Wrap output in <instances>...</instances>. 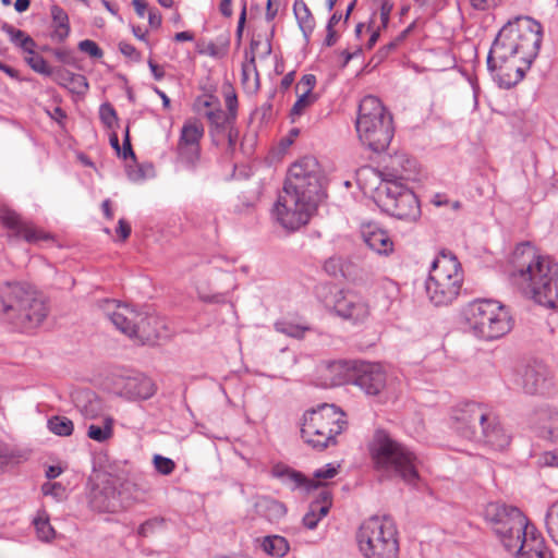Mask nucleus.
Returning <instances> with one entry per match:
<instances>
[{"label": "nucleus", "instance_id": "nucleus-56", "mask_svg": "<svg viewBox=\"0 0 558 558\" xmlns=\"http://www.w3.org/2000/svg\"><path fill=\"white\" fill-rule=\"evenodd\" d=\"M320 520L317 517V512L313 509L312 504L310 505L308 511L303 517V524L310 530H314Z\"/></svg>", "mask_w": 558, "mask_h": 558}, {"label": "nucleus", "instance_id": "nucleus-59", "mask_svg": "<svg viewBox=\"0 0 558 558\" xmlns=\"http://www.w3.org/2000/svg\"><path fill=\"white\" fill-rule=\"evenodd\" d=\"M293 142L292 141H289V142H280V145L278 146V153H275V150H270V154L268 156V160L270 163L272 162H276L278 160H280L281 156L283 154H286V151L288 150L289 146L292 144Z\"/></svg>", "mask_w": 558, "mask_h": 558}, {"label": "nucleus", "instance_id": "nucleus-53", "mask_svg": "<svg viewBox=\"0 0 558 558\" xmlns=\"http://www.w3.org/2000/svg\"><path fill=\"white\" fill-rule=\"evenodd\" d=\"M379 2V11H380V28L385 29L388 26L390 13L392 11L393 4L388 0H377Z\"/></svg>", "mask_w": 558, "mask_h": 558}, {"label": "nucleus", "instance_id": "nucleus-4", "mask_svg": "<svg viewBox=\"0 0 558 558\" xmlns=\"http://www.w3.org/2000/svg\"><path fill=\"white\" fill-rule=\"evenodd\" d=\"M367 449L374 470L383 477H400L408 484L418 480L416 454L386 430L376 429Z\"/></svg>", "mask_w": 558, "mask_h": 558}, {"label": "nucleus", "instance_id": "nucleus-64", "mask_svg": "<svg viewBox=\"0 0 558 558\" xmlns=\"http://www.w3.org/2000/svg\"><path fill=\"white\" fill-rule=\"evenodd\" d=\"M313 509L317 512V517L322 520L329 512L331 506L327 502V505H322L319 500H315L312 502Z\"/></svg>", "mask_w": 558, "mask_h": 558}, {"label": "nucleus", "instance_id": "nucleus-54", "mask_svg": "<svg viewBox=\"0 0 558 558\" xmlns=\"http://www.w3.org/2000/svg\"><path fill=\"white\" fill-rule=\"evenodd\" d=\"M198 52L214 58H221L222 56H225L226 49L219 48L216 44L210 41L206 44L204 47L199 48Z\"/></svg>", "mask_w": 558, "mask_h": 558}, {"label": "nucleus", "instance_id": "nucleus-37", "mask_svg": "<svg viewBox=\"0 0 558 558\" xmlns=\"http://www.w3.org/2000/svg\"><path fill=\"white\" fill-rule=\"evenodd\" d=\"M262 547L267 555L278 558L286 556L290 549L288 541L279 535L266 536Z\"/></svg>", "mask_w": 558, "mask_h": 558}, {"label": "nucleus", "instance_id": "nucleus-32", "mask_svg": "<svg viewBox=\"0 0 558 558\" xmlns=\"http://www.w3.org/2000/svg\"><path fill=\"white\" fill-rule=\"evenodd\" d=\"M259 46V40L252 39L250 50L245 52L246 61L242 64V82L246 84L251 75H254V89L259 87V74L255 63V52Z\"/></svg>", "mask_w": 558, "mask_h": 558}, {"label": "nucleus", "instance_id": "nucleus-24", "mask_svg": "<svg viewBox=\"0 0 558 558\" xmlns=\"http://www.w3.org/2000/svg\"><path fill=\"white\" fill-rule=\"evenodd\" d=\"M357 361H326L319 365V373L326 386L352 384Z\"/></svg>", "mask_w": 558, "mask_h": 558}, {"label": "nucleus", "instance_id": "nucleus-22", "mask_svg": "<svg viewBox=\"0 0 558 558\" xmlns=\"http://www.w3.org/2000/svg\"><path fill=\"white\" fill-rule=\"evenodd\" d=\"M517 384L527 395H543L547 392L553 380L550 372L543 363H533L526 365L520 373L517 379Z\"/></svg>", "mask_w": 558, "mask_h": 558}, {"label": "nucleus", "instance_id": "nucleus-28", "mask_svg": "<svg viewBox=\"0 0 558 558\" xmlns=\"http://www.w3.org/2000/svg\"><path fill=\"white\" fill-rule=\"evenodd\" d=\"M356 131L359 133L360 138H362L363 136H374L376 137V140H392L395 136L392 116L389 113L381 116L376 120L372 119V123L367 129L360 128V121H356Z\"/></svg>", "mask_w": 558, "mask_h": 558}, {"label": "nucleus", "instance_id": "nucleus-38", "mask_svg": "<svg viewBox=\"0 0 558 558\" xmlns=\"http://www.w3.org/2000/svg\"><path fill=\"white\" fill-rule=\"evenodd\" d=\"M114 421L111 416H106L101 424H90L87 428V436L98 442H105L113 435Z\"/></svg>", "mask_w": 558, "mask_h": 558}, {"label": "nucleus", "instance_id": "nucleus-42", "mask_svg": "<svg viewBox=\"0 0 558 558\" xmlns=\"http://www.w3.org/2000/svg\"><path fill=\"white\" fill-rule=\"evenodd\" d=\"M545 526L549 537L558 545V499L547 509Z\"/></svg>", "mask_w": 558, "mask_h": 558}, {"label": "nucleus", "instance_id": "nucleus-46", "mask_svg": "<svg viewBox=\"0 0 558 558\" xmlns=\"http://www.w3.org/2000/svg\"><path fill=\"white\" fill-rule=\"evenodd\" d=\"M27 64L37 73L43 75L52 76L54 70L51 69L47 61L38 53H35V49H33V53H29V57L26 58Z\"/></svg>", "mask_w": 558, "mask_h": 558}, {"label": "nucleus", "instance_id": "nucleus-13", "mask_svg": "<svg viewBox=\"0 0 558 558\" xmlns=\"http://www.w3.org/2000/svg\"><path fill=\"white\" fill-rule=\"evenodd\" d=\"M137 486L120 476H108L93 487L89 494V506L98 512H117L137 500Z\"/></svg>", "mask_w": 558, "mask_h": 558}, {"label": "nucleus", "instance_id": "nucleus-33", "mask_svg": "<svg viewBox=\"0 0 558 558\" xmlns=\"http://www.w3.org/2000/svg\"><path fill=\"white\" fill-rule=\"evenodd\" d=\"M50 14L54 26L52 38L58 41H63L70 34L69 16L66 12L57 4L50 8Z\"/></svg>", "mask_w": 558, "mask_h": 558}, {"label": "nucleus", "instance_id": "nucleus-1", "mask_svg": "<svg viewBox=\"0 0 558 558\" xmlns=\"http://www.w3.org/2000/svg\"><path fill=\"white\" fill-rule=\"evenodd\" d=\"M327 179L314 156H303L289 167L282 192L271 215L283 229L294 232L306 226L327 197Z\"/></svg>", "mask_w": 558, "mask_h": 558}, {"label": "nucleus", "instance_id": "nucleus-21", "mask_svg": "<svg viewBox=\"0 0 558 558\" xmlns=\"http://www.w3.org/2000/svg\"><path fill=\"white\" fill-rule=\"evenodd\" d=\"M386 373L377 363L356 362L352 384L367 396H377L386 387Z\"/></svg>", "mask_w": 558, "mask_h": 558}, {"label": "nucleus", "instance_id": "nucleus-7", "mask_svg": "<svg viewBox=\"0 0 558 558\" xmlns=\"http://www.w3.org/2000/svg\"><path fill=\"white\" fill-rule=\"evenodd\" d=\"M345 414L335 404L323 403L305 412L301 436L314 449L324 450L336 444V436L347 426Z\"/></svg>", "mask_w": 558, "mask_h": 558}, {"label": "nucleus", "instance_id": "nucleus-52", "mask_svg": "<svg viewBox=\"0 0 558 558\" xmlns=\"http://www.w3.org/2000/svg\"><path fill=\"white\" fill-rule=\"evenodd\" d=\"M44 495L53 496L57 500H61L64 497L65 488L60 483L47 482L41 486Z\"/></svg>", "mask_w": 558, "mask_h": 558}, {"label": "nucleus", "instance_id": "nucleus-26", "mask_svg": "<svg viewBox=\"0 0 558 558\" xmlns=\"http://www.w3.org/2000/svg\"><path fill=\"white\" fill-rule=\"evenodd\" d=\"M0 221L11 231L12 236L23 238L29 243L44 239L43 233L31 222L24 220L19 214L9 208L0 209Z\"/></svg>", "mask_w": 558, "mask_h": 558}, {"label": "nucleus", "instance_id": "nucleus-11", "mask_svg": "<svg viewBox=\"0 0 558 558\" xmlns=\"http://www.w3.org/2000/svg\"><path fill=\"white\" fill-rule=\"evenodd\" d=\"M483 518L505 549L511 546L517 536L524 535L531 524L518 507L502 501L488 502L483 510Z\"/></svg>", "mask_w": 558, "mask_h": 558}, {"label": "nucleus", "instance_id": "nucleus-23", "mask_svg": "<svg viewBox=\"0 0 558 558\" xmlns=\"http://www.w3.org/2000/svg\"><path fill=\"white\" fill-rule=\"evenodd\" d=\"M118 395L128 400H147L157 390L155 383L142 373L120 377L116 381Z\"/></svg>", "mask_w": 558, "mask_h": 558}, {"label": "nucleus", "instance_id": "nucleus-62", "mask_svg": "<svg viewBox=\"0 0 558 558\" xmlns=\"http://www.w3.org/2000/svg\"><path fill=\"white\" fill-rule=\"evenodd\" d=\"M160 522L158 520H148L140 525L138 527V534L142 536H148L154 527L158 525Z\"/></svg>", "mask_w": 558, "mask_h": 558}, {"label": "nucleus", "instance_id": "nucleus-63", "mask_svg": "<svg viewBox=\"0 0 558 558\" xmlns=\"http://www.w3.org/2000/svg\"><path fill=\"white\" fill-rule=\"evenodd\" d=\"M280 2L268 0L267 1V8H266V20L272 21L279 10Z\"/></svg>", "mask_w": 558, "mask_h": 558}, {"label": "nucleus", "instance_id": "nucleus-27", "mask_svg": "<svg viewBox=\"0 0 558 558\" xmlns=\"http://www.w3.org/2000/svg\"><path fill=\"white\" fill-rule=\"evenodd\" d=\"M110 144L119 156L125 160L130 159L125 167L131 181L138 182L153 175L154 167L150 163H137L132 142H110Z\"/></svg>", "mask_w": 558, "mask_h": 558}, {"label": "nucleus", "instance_id": "nucleus-31", "mask_svg": "<svg viewBox=\"0 0 558 558\" xmlns=\"http://www.w3.org/2000/svg\"><path fill=\"white\" fill-rule=\"evenodd\" d=\"M52 77L58 85L66 88L73 94L84 95L88 90L87 78L82 74H76L66 69L58 68L54 70Z\"/></svg>", "mask_w": 558, "mask_h": 558}, {"label": "nucleus", "instance_id": "nucleus-20", "mask_svg": "<svg viewBox=\"0 0 558 558\" xmlns=\"http://www.w3.org/2000/svg\"><path fill=\"white\" fill-rule=\"evenodd\" d=\"M333 310L338 316L355 323L365 320L369 315L368 303L350 290H340L335 294Z\"/></svg>", "mask_w": 558, "mask_h": 558}, {"label": "nucleus", "instance_id": "nucleus-41", "mask_svg": "<svg viewBox=\"0 0 558 558\" xmlns=\"http://www.w3.org/2000/svg\"><path fill=\"white\" fill-rule=\"evenodd\" d=\"M48 428L51 433L58 436H70L73 433V422L66 416L54 415L48 420Z\"/></svg>", "mask_w": 558, "mask_h": 558}, {"label": "nucleus", "instance_id": "nucleus-15", "mask_svg": "<svg viewBox=\"0 0 558 558\" xmlns=\"http://www.w3.org/2000/svg\"><path fill=\"white\" fill-rule=\"evenodd\" d=\"M105 311L117 329L128 337L144 343L153 336L148 327L155 322V317L138 313L129 305L117 303L114 300L106 301Z\"/></svg>", "mask_w": 558, "mask_h": 558}, {"label": "nucleus", "instance_id": "nucleus-47", "mask_svg": "<svg viewBox=\"0 0 558 558\" xmlns=\"http://www.w3.org/2000/svg\"><path fill=\"white\" fill-rule=\"evenodd\" d=\"M153 464L156 471L161 475H170L175 469L174 461L161 454L154 456Z\"/></svg>", "mask_w": 558, "mask_h": 558}, {"label": "nucleus", "instance_id": "nucleus-55", "mask_svg": "<svg viewBox=\"0 0 558 558\" xmlns=\"http://www.w3.org/2000/svg\"><path fill=\"white\" fill-rule=\"evenodd\" d=\"M316 85V77L314 74H305L302 76L301 81L298 83L296 88L303 87L304 94L313 95L312 90Z\"/></svg>", "mask_w": 558, "mask_h": 558}, {"label": "nucleus", "instance_id": "nucleus-44", "mask_svg": "<svg viewBox=\"0 0 558 558\" xmlns=\"http://www.w3.org/2000/svg\"><path fill=\"white\" fill-rule=\"evenodd\" d=\"M99 114L102 123L111 130L108 134V140H118V134L112 130L117 123V114L112 105L108 102L102 104L99 108Z\"/></svg>", "mask_w": 558, "mask_h": 558}, {"label": "nucleus", "instance_id": "nucleus-10", "mask_svg": "<svg viewBox=\"0 0 558 558\" xmlns=\"http://www.w3.org/2000/svg\"><path fill=\"white\" fill-rule=\"evenodd\" d=\"M518 38L512 22H509L499 31L487 56L488 70L490 72L499 71L497 74L499 85L505 88L514 86L524 75L521 68L517 65H504L511 58L519 59Z\"/></svg>", "mask_w": 558, "mask_h": 558}, {"label": "nucleus", "instance_id": "nucleus-45", "mask_svg": "<svg viewBox=\"0 0 558 558\" xmlns=\"http://www.w3.org/2000/svg\"><path fill=\"white\" fill-rule=\"evenodd\" d=\"M204 135V126L198 120H189L182 126L180 140H201Z\"/></svg>", "mask_w": 558, "mask_h": 558}, {"label": "nucleus", "instance_id": "nucleus-19", "mask_svg": "<svg viewBox=\"0 0 558 558\" xmlns=\"http://www.w3.org/2000/svg\"><path fill=\"white\" fill-rule=\"evenodd\" d=\"M535 424L541 437L558 444V410L549 405L542 407L535 412ZM542 462L548 466L558 468V449L547 451Z\"/></svg>", "mask_w": 558, "mask_h": 558}, {"label": "nucleus", "instance_id": "nucleus-8", "mask_svg": "<svg viewBox=\"0 0 558 558\" xmlns=\"http://www.w3.org/2000/svg\"><path fill=\"white\" fill-rule=\"evenodd\" d=\"M356 541L365 558H398V530L388 515L365 520L356 533Z\"/></svg>", "mask_w": 558, "mask_h": 558}, {"label": "nucleus", "instance_id": "nucleus-12", "mask_svg": "<svg viewBox=\"0 0 558 558\" xmlns=\"http://www.w3.org/2000/svg\"><path fill=\"white\" fill-rule=\"evenodd\" d=\"M375 202L386 214L401 220L421 217L420 202L412 190L398 180H387L376 189Z\"/></svg>", "mask_w": 558, "mask_h": 558}, {"label": "nucleus", "instance_id": "nucleus-2", "mask_svg": "<svg viewBox=\"0 0 558 558\" xmlns=\"http://www.w3.org/2000/svg\"><path fill=\"white\" fill-rule=\"evenodd\" d=\"M511 263L513 284L537 304L558 308V263L537 255L529 242L515 246Z\"/></svg>", "mask_w": 558, "mask_h": 558}, {"label": "nucleus", "instance_id": "nucleus-60", "mask_svg": "<svg viewBox=\"0 0 558 558\" xmlns=\"http://www.w3.org/2000/svg\"><path fill=\"white\" fill-rule=\"evenodd\" d=\"M471 5L481 11L489 10L498 5L500 0H470Z\"/></svg>", "mask_w": 558, "mask_h": 558}, {"label": "nucleus", "instance_id": "nucleus-36", "mask_svg": "<svg viewBox=\"0 0 558 558\" xmlns=\"http://www.w3.org/2000/svg\"><path fill=\"white\" fill-rule=\"evenodd\" d=\"M259 512L270 522H278L287 513L286 506L271 498H263L257 504Z\"/></svg>", "mask_w": 558, "mask_h": 558}, {"label": "nucleus", "instance_id": "nucleus-5", "mask_svg": "<svg viewBox=\"0 0 558 558\" xmlns=\"http://www.w3.org/2000/svg\"><path fill=\"white\" fill-rule=\"evenodd\" d=\"M0 303L5 319L23 331L38 327L48 315L44 296L24 283L5 282L0 288Z\"/></svg>", "mask_w": 558, "mask_h": 558}, {"label": "nucleus", "instance_id": "nucleus-49", "mask_svg": "<svg viewBox=\"0 0 558 558\" xmlns=\"http://www.w3.org/2000/svg\"><path fill=\"white\" fill-rule=\"evenodd\" d=\"M315 100V95L302 93L291 108V116H301L307 107L314 104Z\"/></svg>", "mask_w": 558, "mask_h": 558}, {"label": "nucleus", "instance_id": "nucleus-40", "mask_svg": "<svg viewBox=\"0 0 558 558\" xmlns=\"http://www.w3.org/2000/svg\"><path fill=\"white\" fill-rule=\"evenodd\" d=\"M37 537L43 542H50L56 536V531L50 524V519L45 510L38 511L33 520Z\"/></svg>", "mask_w": 558, "mask_h": 558}, {"label": "nucleus", "instance_id": "nucleus-6", "mask_svg": "<svg viewBox=\"0 0 558 558\" xmlns=\"http://www.w3.org/2000/svg\"><path fill=\"white\" fill-rule=\"evenodd\" d=\"M463 271L458 258L449 251H441L432 264L425 291L435 306L451 304L459 295Z\"/></svg>", "mask_w": 558, "mask_h": 558}, {"label": "nucleus", "instance_id": "nucleus-18", "mask_svg": "<svg viewBox=\"0 0 558 558\" xmlns=\"http://www.w3.org/2000/svg\"><path fill=\"white\" fill-rule=\"evenodd\" d=\"M203 114L209 122L210 134L221 140H236L238 131L234 129L235 112L229 106V111L220 108L219 104L204 102Z\"/></svg>", "mask_w": 558, "mask_h": 558}, {"label": "nucleus", "instance_id": "nucleus-51", "mask_svg": "<svg viewBox=\"0 0 558 558\" xmlns=\"http://www.w3.org/2000/svg\"><path fill=\"white\" fill-rule=\"evenodd\" d=\"M409 31V28L404 29L397 38H395L386 46L381 47L377 52V57L379 58V60L385 59L391 51H393L400 45V43L404 40Z\"/></svg>", "mask_w": 558, "mask_h": 558}, {"label": "nucleus", "instance_id": "nucleus-29", "mask_svg": "<svg viewBox=\"0 0 558 558\" xmlns=\"http://www.w3.org/2000/svg\"><path fill=\"white\" fill-rule=\"evenodd\" d=\"M389 113L390 112L387 111L379 98L373 95H368L365 96L360 102L356 121H360V128L367 129L372 123V119L376 120L381 116Z\"/></svg>", "mask_w": 558, "mask_h": 558}, {"label": "nucleus", "instance_id": "nucleus-30", "mask_svg": "<svg viewBox=\"0 0 558 558\" xmlns=\"http://www.w3.org/2000/svg\"><path fill=\"white\" fill-rule=\"evenodd\" d=\"M338 474V466L329 463L324 468L318 469L314 472V480H307L300 472L287 471L286 475L290 482L294 484V487L306 486L307 489L316 488L319 486V482L323 480L332 478Z\"/></svg>", "mask_w": 558, "mask_h": 558}, {"label": "nucleus", "instance_id": "nucleus-34", "mask_svg": "<svg viewBox=\"0 0 558 558\" xmlns=\"http://www.w3.org/2000/svg\"><path fill=\"white\" fill-rule=\"evenodd\" d=\"M1 31L9 36L10 41L13 45L21 48L23 51L27 53H33V49H35L36 43L25 32L15 28L13 25L9 23H3L1 26Z\"/></svg>", "mask_w": 558, "mask_h": 558}, {"label": "nucleus", "instance_id": "nucleus-3", "mask_svg": "<svg viewBox=\"0 0 558 558\" xmlns=\"http://www.w3.org/2000/svg\"><path fill=\"white\" fill-rule=\"evenodd\" d=\"M451 418L456 432L465 439L484 444L494 450H504L510 444V435L484 404H460L453 409Z\"/></svg>", "mask_w": 558, "mask_h": 558}, {"label": "nucleus", "instance_id": "nucleus-35", "mask_svg": "<svg viewBox=\"0 0 558 558\" xmlns=\"http://www.w3.org/2000/svg\"><path fill=\"white\" fill-rule=\"evenodd\" d=\"M293 12L302 33L305 37H308L315 26V21L311 10L303 0H295L293 4Z\"/></svg>", "mask_w": 558, "mask_h": 558}, {"label": "nucleus", "instance_id": "nucleus-25", "mask_svg": "<svg viewBox=\"0 0 558 558\" xmlns=\"http://www.w3.org/2000/svg\"><path fill=\"white\" fill-rule=\"evenodd\" d=\"M363 242L378 255L389 256L395 251V243L389 233L374 222H364L360 227Z\"/></svg>", "mask_w": 558, "mask_h": 558}, {"label": "nucleus", "instance_id": "nucleus-39", "mask_svg": "<svg viewBox=\"0 0 558 558\" xmlns=\"http://www.w3.org/2000/svg\"><path fill=\"white\" fill-rule=\"evenodd\" d=\"M199 142H179L178 160L184 166H193L199 158Z\"/></svg>", "mask_w": 558, "mask_h": 558}, {"label": "nucleus", "instance_id": "nucleus-43", "mask_svg": "<svg viewBox=\"0 0 558 558\" xmlns=\"http://www.w3.org/2000/svg\"><path fill=\"white\" fill-rule=\"evenodd\" d=\"M275 329L283 335L300 339L310 330V327L288 320H279L275 323Z\"/></svg>", "mask_w": 558, "mask_h": 558}, {"label": "nucleus", "instance_id": "nucleus-48", "mask_svg": "<svg viewBox=\"0 0 558 558\" xmlns=\"http://www.w3.org/2000/svg\"><path fill=\"white\" fill-rule=\"evenodd\" d=\"M256 196L242 195L238 197V203L233 205V211L236 214H250L253 211L256 203Z\"/></svg>", "mask_w": 558, "mask_h": 558}, {"label": "nucleus", "instance_id": "nucleus-57", "mask_svg": "<svg viewBox=\"0 0 558 558\" xmlns=\"http://www.w3.org/2000/svg\"><path fill=\"white\" fill-rule=\"evenodd\" d=\"M223 144H226V153L227 154H230L231 156H233L234 154L238 153V149L239 150H244L245 149V143L248 144V148L252 149L253 148V142H233V141H230V142H222Z\"/></svg>", "mask_w": 558, "mask_h": 558}, {"label": "nucleus", "instance_id": "nucleus-9", "mask_svg": "<svg viewBox=\"0 0 558 558\" xmlns=\"http://www.w3.org/2000/svg\"><path fill=\"white\" fill-rule=\"evenodd\" d=\"M465 319L472 333L482 340L492 341L512 329V318L507 308L497 301L478 300L469 304Z\"/></svg>", "mask_w": 558, "mask_h": 558}, {"label": "nucleus", "instance_id": "nucleus-58", "mask_svg": "<svg viewBox=\"0 0 558 558\" xmlns=\"http://www.w3.org/2000/svg\"><path fill=\"white\" fill-rule=\"evenodd\" d=\"M119 50L122 54H124L125 57H129L133 60L140 59V52L136 50V48L133 45H131L129 43L121 41L119 44Z\"/></svg>", "mask_w": 558, "mask_h": 558}, {"label": "nucleus", "instance_id": "nucleus-50", "mask_svg": "<svg viewBox=\"0 0 558 558\" xmlns=\"http://www.w3.org/2000/svg\"><path fill=\"white\" fill-rule=\"evenodd\" d=\"M78 49L95 59H100L104 56V51L100 49V47L90 39H84L80 41Z\"/></svg>", "mask_w": 558, "mask_h": 558}, {"label": "nucleus", "instance_id": "nucleus-14", "mask_svg": "<svg viewBox=\"0 0 558 558\" xmlns=\"http://www.w3.org/2000/svg\"><path fill=\"white\" fill-rule=\"evenodd\" d=\"M372 155L369 158L390 171L392 175L404 180H417L418 161L401 150L392 142H363Z\"/></svg>", "mask_w": 558, "mask_h": 558}, {"label": "nucleus", "instance_id": "nucleus-61", "mask_svg": "<svg viewBox=\"0 0 558 558\" xmlns=\"http://www.w3.org/2000/svg\"><path fill=\"white\" fill-rule=\"evenodd\" d=\"M117 233L120 235L121 241H125L131 234L130 223L124 219H120L118 222Z\"/></svg>", "mask_w": 558, "mask_h": 558}, {"label": "nucleus", "instance_id": "nucleus-16", "mask_svg": "<svg viewBox=\"0 0 558 558\" xmlns=\"http://www.w3.org/2000/svg\"><path fill=\"white\" fill-rule=\"evenodd\" d=\"M518 35L519 60L531 63L537 56L542 43V26L531 17L518 19L512 22Z\"/></svg>", "mask_w": 558, "mask_h": 558}, {"label": "nucleus", "instance_id": "nucleus-17", "mask_svg": "<svg viewBox=\"0 0 558 558\" xmlns=\"http://www.w3.org/2000/svg\"><path fill=\"white\" fill-rule=\"evenodd\" d=\"M506 550L515 558H553L543 536L533 524L525 529L524 535L517 536Z\"/></svg>", "mask_w": 558, "mask_h": 558}]
</instances>
